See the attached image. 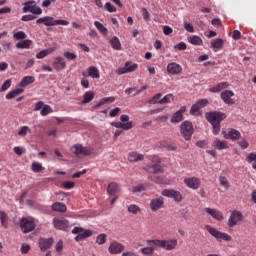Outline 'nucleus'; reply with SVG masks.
<instances>
[{"instance_id": "obj_42", "label": "nucleus", "mask_w": 256, "mask_h": 256, "mask_svg": "<svg viewBox=\"0 0 256 256\" xmlns=\"http://www.w3.org/2000/svg\"><path fill=\"white\" fill-rule=\"evenodd\" d=\"M175 96L173 94H167L160 100V105H167V103H173Z\"/></svg>"}, {"instance_id": "obj_54", "label": "nucleus", "mask_w": 256, "mask_h": 256, "mask_svg": "<svg viewBox=\"0 0 256 256\" xmlns=\"http://www.w3.org/2000/svg\"><path fill=\"white\" fill-rule=\"evenodd\" d=\"M104 8L106 9V11H108V13H116L117 12V8H115V6H113V4H111V2H107L104 5Z\"/></svg>"}, {"instance_id": "obj_43", "label": "nucleus", "mask_w": 256, "mask_h": 256, "mask_svg": "<svg viewBox=\"0 0 256 256\" xmlns=\"http://www.w3.org/2000/svg\"><path fill=\"white\" fill-rule=\"evenodd\" d=\"M113 101H115L114 97H106V98H102L98 104L95 106V109H99V107H101L102 105H105V103H113Z\"/></svg>"}, {"instance_id": "obj_9", "label": "nucleus", "mask_w": 256, "mask_h": 256, "mask_svg": "<svg viewBox=\"0 0 256 256\" xmlns=\"http://www.w3.org/2000/svg\"><path fill=\"white\" fill-rule=\"evenodd\" d=\"M53 225L56 229L60 231H67L69 227H71V224H69V220L63 217H55L53 219Z\"/></svg>"}, {"instance_id": "obj_58", "label": "nucleus", "mask_w": 256, "mask_h": 256, "mask_svg": "<svg viewBox=\"0 0 256 256\" xmlns=\"http://www.w3.org/2000/svg\"><path fill=\"white\" fill-rule=\"evenodd\" d=\"M30 250H31V246H29V244L27 243L22 244L20 249L22 255H27V253H29Z\"/></svg>"}, {"instance_id": "obj_4", "label": "nucleus", "mask_w": 256, "mask_h": 256, "mask_svg": "<svg viewBox=\"0 0 256 256\" xmlns=\"http://www.w3.org/2000/svg\"><path fill=\"white\" fill-rule=\"evenodd\" d=\"M35 227H37V224L33 217H24L20 220V228L23 233H31L35 230Z\"/></svg>"}, {"instance_id": "obj_48", "label": "nucleus", "mask_w": 256, "mask_h": 256, "mask_svg": "<svg viewBox=\"0 0 256 256\" xmlns=\"http://www.w3.org/2000/svg\"><path fill=\"white\" fill-rule=\"evenodd\" d=\"M49 113H53V108H51V106H49V105H44L40 114L42 115V117H47V115H49Z\"/></svg>"}, {"instance_id": "obj_29", "label": "nucleus", "mask_w": 256, "mask_h": 256, "mask_svg": "<svg viewBox=\"0 0 256 256\" xmlns=\"http://www.w3.org/2000/svg\"><path fill=\"white\" fill-rule=\"evenodd\" d=\"M107 193L113 196L117 195V193H119V185L115 182L110 183L107 188Z\"/></svg>"}, {"instance_id": "obj_53", "label": "nucleus", "mask_w": 256, "mask_h": 256, "mask_svg": "<svg viewBox=\"0 0 256 256\" xmlns=\"http://www.w3.org/2000/svg\"><path fill=\"white\" fill-rule=\"evenodd\" d=\"M139 211H141V208H139V206H137L135 204H131L128 207V212L133 213V215H137V213H139Z\"/></svg>"}, {"instance_id": "obj_39", "label": "nucleus", "mask_w": 256, "mask_h": 256, "mask_svg": "<svg viewBox=\"0 0 256 256\" xmlns=\"http://www.w3.org/2000/svg\"><path fill=\"white\" fill-rule=\"evenodd\" d=\"M93 99H95V93L93 91H87L84 94V100L82 101V103H91Z\"/></svg>"}, {"instance_id": "obj_55", "label": "nucleus", "mask_w": 256, "mask_h": 256, "mask_svg": "<svg viewBox=\"0 0 256 256\" xmlns=\"http://www.w3.org/2000/svg\"><path fill=\"white\" fill-rule=\"evenodd\" d=\"M64 57L68 61H75L77 59V55L73 52H64Z\"/></svg>"}, {"instance_id": "obj_35", "label": "nucleus", "mask_w": 256, "mask_h": 256, "mask_svg": "<svg viewBox=\"0 0 256 256\" xmlns=\"http://www.w3.org/2000/svg\"><path fill=\"white\" fill-rule=\"evenodd\" d=\"M188 41L191 45H203V39L197 35L190 36Z\"/></svg>"}, {"instance_id": "obj_16", "label": "nucleus", "mask_w": 256, "mask_h": 256, "mask_svg": "<svg viewBox=\"0 0 256 256\" xmlns=\"http://www.w3.org/2000/svg\"><path fill=\"white\" fill-rule=\"evenodd\" d=\"M235 95V93L231 90H225L221 93L220 97L222 99V101H224V103H226V105H233L235 103V101L233 99H231V97H233Z\"/></svg>"}, {"instance_id": "obj_25", "label": "nucleus", "mask_w": 256, "mask_h": 256, "mask_svg": "<svg viewBox=\"0 0 256 256\" xmlns=\"http://www.w3.org/2000/svg\"><path fill=\"white\" fill-rule=\"evenodd\" d=\"M229 87V82H220L216 86L210 88V93H220L223 89Z\"/></svg>"}, {"instance_id": "obj_20", "label": "nucleus", "mask_w": 256, "mask_h": 256, "mask_svg": "<svg viewBox=\"0 0 256 256\" xmlns=\"http://www.w3.org/2000/svg\"><path fill=\"white\" fill-rule=\"evenodd\" d=\"M167 71L170 73V75H179V73L183 71V67L175 62H172L167 65Z\"/></svg>"}, {"instance_id": "obj_22", "label": "nucleus", "mask_w": 256, "mask_h": 256, "mask_svg": "<svg viewBox=\"0 0 256 256\" xmlns=\"http://www.w3.org/2000/svg\"><path fill=\"white\" fill-rule=\"evenodd\" d=\"M205 211L216 221H223V213L221 211L213 208H205Z\"/></svg>"}, {"instance_id": "obj_59", "label": "nucleus", "mask_w": 256, "mask_h": 256, "mask_svg": "<svg viewBox=\"0 0 256 256\" xmlns=\"http://www.w3.org/2000/svg\"><path fill=\"white\" fill-rule=\"evenodd\" d=\"M142 16L144 21H150L151 19V15L149 14V11L147 10V8L142 9Z\"/></svg>"}, {"instance_id": "obj_3", "label": "nucleus", "mask_w": 256, "mask_h": 256, "mask_svg": "<svg viewBox=\"0 0 256 256\" xmlns=\"http://www.w3.org/2000/svg\"><path fill=\"white\" fill-rule=\"evenodd\" d=\"M37 25H45L46 27H53L55 25H69V21L67 20H55V18L51 17V16H45L42 18H39L36 21Z\"/></svg>"}, {"instance_id": "obj_21", "label": "nucleus", "mask_w": 256, "mask_h": 256, "mask_svg": "<svg viewBox=\"0 0 256 256\" xmlns=\"http://www.w3.org/2000/svg\"><path fill=\"white\" fill-rule=\"evenodd\" d=\"M67 67V62L63 57H56L53 62V68L55 71H63Z\"/></svg>"}, {"instance_id": "obj_24", "label": "nucleus", "mask_w": 256, "mask_h": 256, "mask_svg": "<svg viewBox=\"0 0 256 256\" xmlns=\"http://www.w3.org/2000/svg\"><path fill=\"white\" fill-rule=\"evenodd\" d=\"M145 159V156L143 154H139L137 152H130L128 154V161L130 163H135L137 161H143Z\"/></svg>"}, {"instance_id": "obj_41", "label": "nucleus", "mask_w": 256, "mask_h": 256, "mask_svg": "<svg viewBox=\"0 0 256 256\" xmlns=\"http://www.w3.org/2000/svg\"><path fill=\"white\" fill-rule=\"evenodd\" d=\"M94 25L96 27V29H98V31H100V33H102V35H107V33H109V30H107V28L99 21H95Z\"/></svg>"}, {"instance_id": "obj_45", "label": "nucleus", "mask_w": 256, "mask_h": 256, "mask_svg": "<svg viewBox=\"0 0 256 256\" xmlns=\"http://www.w3.org/2000/svg\"><path fill=\"white\" fill-rule=\"evenodd\" d=\"M27 133H31V128H29V126H23L18 131L19 137H27Z\"/></svg>"}, {"instance_id": "obj_15", "label": "nucleus", "mask_w": 256, "mask_h": 256, "mask_svg": "<svg viewBox=\"0 0 256 256\" xmlns=\"http://www.w3.org/2000/svg\"><path fill=\"white\" fill-rule=\"evenodd\" d=\"M108 251L111 255H119V253H123V251H125V245L114 241L110 244Z\"/></svg>"}, {"instance_id": "obj_61", "label": "nucleus", "mask_w": 256, "mask_h": 256, "mask_svg": "<svg viewBox=\"0 0 256 256\" xmlns=\"http://www.w3.org/2000/svg\"><path fill=\"white\" fill-rule=\"evenodd\" d=\"M62 187L64 189H73V187H75V182L73 181H66L62 184Z\"/></svg>"}, {"instance_id": "obj_17", "label": "nucleus", "mask_w": 256, "mask_h": 256, "mask_svg": "<svg viewBox=\"0 0 256 256\" xmlns=\"http://www.w3.org/2000/svg\"><path fill=\"white\" fill-rule=\"evenodd\" d=\"M224 139H230L231 141H237L241 138V132L236 129H230L228 132H223Z\"/></svg>"}, {"instance_id": "obj_50", "label": "nucleus", "mask_w": 256, "mask_h": 256, "mask_svg": "<svg viewBox=\"0 0 256 256\" xmlns=\"http://www.w3.org/2000/svg\"><path fill=\"white\" fill-rule=\"evenodd\" d=\"M125 67L128 73H133V71H135L139 65H137V63L131 64V62H126Z\"/></svg>"}, {"instance_id": "obj_26", "label": "nucleus", "mask_w": 256, "mask_h": 256, "mask_svg": "<svg viewBox=\"0 0 256 256\" xmlns=\"http://www.w3.org/2000/svg\"><path fill=\"white\" fill-rule=\"evenodd\" d=\"M212 147L215 149H218L221 151L222 149H229V145L227 144V141H221V140H214L212 143Z\"/></svg>"}, {"instance_id": "obj_28", "label": "nucleus", "mask_w": 256, "mask_h": 256, "mask_svg": "<svg viewBox=\"0 0 256 256\" xmlns=\"http://www.w3.org/2000/svg\"><path fill=\"white\" fill-rule=\"evenodd\" d=\"M88 77H91L92 79H99L101 77V74H99V69L95 66H90L88 68Z\"/></svg>"}, {"instance_id": "obj_1", "label": "nucleus", "mask_w": 256, "mask_h": 256, "mask_svg": "<svg viewBox=\"0 0 256 256\" xmlns=\"http://www.w3.org/2000/svg\"><path fill=\"white\" fill-rule=\"evenodd\" d=\"M207 121L209 124L213 127V134L219 135V132L221 131V121H224V119H227V114L223 112H208L205 115Z\"/></svg>"}, {"instance_id": "obj_33", "label": "nucleus", "mask_w": 256, "mask_h": 256, "mask_svg": "<svg viewBox=\"0 0 256 256\" xmlns=\"http://www.w3.org/2000/svg\"><path fill=\"white\" fill-rule=\"evenodd\" d=\"M31 83H35V77L25 76L20 82V87H27V85H31Z\"/></svg>"}, {"instance_id": "obj_30", "label": "nucleus", "mask_w": 256, "mask_h": 256, "mask_svg": "<svg viewBox=\"0 0 256 256\" xmlns=\"http://www.w3.org/2000/svg\"><path fill=\"white\" fill-rule=\"evenodd\" d=\"M149 247H144L140 249V252L142 253V255H146V256H153V254L155 253V245H148Z\"/></svg>"}, {"instance_id": "obj_38", "label": "nucleus", "mask_w": 256, "mask_h": 256, "mask_svg": "<svg viewBox=\"0 0 256 256\" xmlns=\"http://www.w3.org/2000/svg\"><path fill=\"white\" fill-rule=\"evenodd\" d=\"M31 40H22L16 44L17 49H29L31 47Z\"/></svg>"}, {"instance_id": "obj_34", "label": "nucleus", "mask_w": 256, "mask_h": 256, "mask_svg": "<svg viewBox=\"0 0 256 256\" xmlns=\"http://www.w3.org/2000/svg\"><path fill=\"white\" fill-rule=\"evenodd\" d=\"M53 51H55V49L53 48L42 50L36 54V59H45V57H47V55H50V53H53Z\"/></svg>"}, {"instance_id": "obj_47", "label": "nucleus", "mask_w": 256, "mask_h": 256, "mask_svg": "<svg viewBox=\"0 0 256 256\" xmlns=\"http://www.w3.org/2000/svg\"><path fill=\"white\" fill-rule=\"evenodd\" d=\"M219 181H220V185L224 187V189H229L231 187V184L229 183V180H227V177L220 176Z\"/></svg>"}, {"instance_id": "obj_14", "label": "nucleus", "mask_w": 256, "mask_h": 256, "mask_svg": "<svg viewBox=\"0 0 256 256\" xmlns=\"http://www.w3.org/2000/svg\"><path fill=\"white\" fill-rule=\"evenodd\" d=\"M163 205H165V198L161 196L150 201V209L153 212H157L159 209H163Z\"/></svg>"}, {"instance_id": "obj_60", "label": "nucleus", "mask_w": 256, "mask_h": 256, "mask_svg": "<svg viewBox=\"0 0 256 256\" xmlns=\"http://www.w3.org/2000/svg\"><path fill=\"white\" fill-rule=\"evenodd\" d=\"M246 161L247 163H253V161L256 162V152L248 154V156L246 157Z\"/></svg>"}, {"instance_id": "obj_49", "label": "nucleus", "mask_w": 256, "mask_h": 256, "mask_svg": "<svg viewBox=\"0 0 256 256\" xmlns=\"http://www.w3.org/2000/svg\"><path fill=\"white\" fill-rule=\"evenodd\" d=\"M147 186L145 184H138L133 187L132 191L133 193H143V191H146Z\"/></svg>"}, {"instance_id": "obj_52", "label": "nucleus", "mask_w": 256, "mask_h": 256, "mask_svg": "<svg viewBox=\"0 0 256 256\" xmlns=\"http://www.w3.org/2000/svg\"><path fill=\"white\" fill-rule=\"evenodd\" d=\"M96 242L98 243V245H103L107 243V235L106 234L98 235L96 238Z\"/></svg>"}, {"instance_id": "obj_31", "label": "nucleus", "mask_w": 256, "mask_h": 256, "mask_svg": "<svg viewBox=\"0 0 256 256\" xmlns=\"http://www.w3.org/2000/svg\"><path fill=\"white\" fill-rule=\"evenodd\" d=\"M23 88H16L12 91H10L7 95H6V99L11 100V99H15V97H18V95H21V93H23Z\"/></svg>"}, {"instance_id": "obj_51", "label": "nucleus", "mask_w": 256, "mask_h": 256, "mask_svg": "<svg viewBox=\"0 0 256 256\" xmlns=\"http://www.w3.org/2000/svg\"><path fill=\"white\" fill-rule=\"evenodd\" d=\"M14 39H17L18 41H23L27 39V34L23 31H19L13 34Z\"/></svg>"}, {"instance_id": "obj_62", "label": "nucleus", "mask_w": 256, "mask_h": 256, "mask_svg": "<svg viewBox=\"0 0 256 256\" xmlns=\"http://www.w3.org/2000/svg\"><path fill=\"white\" fill-rule=\"evenodd\" d=\"M153 173H163V168L159 164H152Z\"/></svg>"}, {"instance_id": "obj_40", "label": "nucleus", "mask_w": 256, "mask_h": 256, "mask_svg": "<svg viewBox=\"0 0 256 256\" xmlns=\"http://www.w3.org/2000/svg\"><path fill=\"white\" fill-rule=\"evenodd\" d=\"M162 97H163V94L158 93V94H156L153 98H151V99L148 101V103H149L150 105H157V104L161 105V99H162Z\"/></svg>"}, {"instance_id": "obj_13", "label": "nucleus", "mask_w": 256, "mask_h": 256, "mask_svg": "<svg viewBox=\"0 0 256 256\" xmlns=\"http://www.w3.org/2000/svg\"><path fill=\"white\" fill-rule=\"evenodd\" d=\"M241 221H243V214L240 211L234 210L228 219V227H235Z\"/></svg>"}, {"instance_id": "obj_10", "label": "nucleus", "mask_w": 256, "mask_h": 256, "mask_svg": "<svg viewBox=\"0 0 256 256\" xmlns=\"http://www.w3.org/2000/svg\"><path fill=\"white\" fill-rule=\"evenodd\" d=\"M73 235H77L75 237L76 241H81V239H87V237H91V235H93V232H91V230H85L81 227H75L72 230Z\"/></svg>"}, {"instance_id": "obj_8", "label": "nucleus", "mask_w": 256, "mask_h": 256, "mask_svg": "<svg viewBox=\"0 0 256 256\" xmlns=\"http://www.w3.org/2000/svg\"><path fill=\"white\" fill-rule=\"evenodd\" d=\"M161 195H163V197L174 199L176 203H181V201H183V194H181V192L174 189H164L161 192Z\"/></svg>"}, {"instance_id": "obj_56", "label": "nucleus", "mask_w": 256, "mask_h": 256, "mask_svg": "<svg viewBox=\"0 0 256 256\" xmlns=\"http://www.w3.org/2000/svg\"><path fill=\"white\" fill-rule=\"evenodd\" d=\"M10 87H11V79H8V80H6V81L2 84V86H1V88H0L1 93L7 91V89H9Z\"/></svg>"}, {"instance_id": "obj_27", "label": "nucleus", "mask_w": 256, "mask_h": 256, "mask_svg": "<svg viewBox=\"0 0 256 256\" xmlns=\"http://www.w3.org/2000/svg\"><path fill=\"white\" fill-rule=\"evenodd\" d=\"M52 211H57L58 213H65V211H67V206L62 202H55L52 204Z\"/></svg>"}, {"instance_id": "obj_57", "label": "nucleus", "mask_w": 256, "mask_h": 256, "mask_svg": "<svg viewBox=\"0 0 256 256\" xmlns=\"http://www.w3.org/2000/svg\"><path fill=\"white\" fill-rule=\"evenodd\" d=\"M184 29L188 31V33H195V27L189 22H184Z\"/></svg>"}, {"instance_id": "obj_12", "label": "nucleus", "mask_w": 256, "mask_h": 256, "mask_svg": "<svg viewBox=\"0 0 256 256\" xmlns=\"http://www.w3.org/2000/svg\"><path fill=\"white\" fill-rule=\"evenodd\" d=\"M184 184L188 189H192L193 191H197L201 187V179L193 176V177H187L184 179Z\"/></svg>"}, {"instance_id": "obj_11", "label": "nucleus", "mask_w": 256, "mask_h": 256, "mask_svg": "<svg viewBox=\"0 0 256 256\" xmlns=\"http://www.w3.org/2000/svg\"><path fill=\"white\" fill-rule=\"evenodd\" d=\"M71 151L74 153V155H83L84 157L93 153V149H91V147H83L81 144L74 145L71 148Z\"/></svg>"}, {"instance_id": "obj_5", "label": "nucleus", "mask_w": 256, "mask_h": 256, "mask_svg": "<svg viewBox=\"0 0 256 256\" xmlns=\"http://www.w3.org/2000/svg\"><path fill=\"white\" fill-rule=\"evenodd\" d=\"M206 231L212 235L217 241H231V235L213 228L211 225H206Z\"/></svg>"}, {"instance_id": "obj_46", "label": "nucleus", "mask_w": 256, "mask_h": 256, "mask_svg": "<svg viewBox=\"0 0 256 256\" xmlns=\"http://www.w3.org/2000/svg\"><path fill=\"white\" fill-rule=\"evenodd\" d=\"M43 169H45V168H43V165L41 163H39V162L32 163V171L34 173H41V171H43Z\"/></svg>"}, {"instance_id": "obj_36", "label": "nucleus", "mask_w": 256, "mask_h": 256, "mask_svg": "<svg viewBox=\"0 0 256 256\" xmlns=\"http://www.w3.org/2000/svg\"><path fill=\"white\" fill-rule=\"evenodd\" d=\"M110 45H111L112 48H114L116 51H121V41H119V38H117L116 36H114V37L110 40Z\"/></svg>"}, {"instance_id": "obj_63", "label": "nucleus", "mask_w": 256, "mask_h": 256, "mask_svg": "<svg viewBox=\"0 0 256 256\" xmlns=\"http://www.w3.org/2000/svg\"><path fill=\"white\" fill-rule=\"evenodd\" d=\"M120 112H121V108L116 107V108H114V109H112V110L110 111L109 115H110L111 117H117Z\"/></svg>"}, {"instance_id": "obj_2", "label": "nucleus", "mask_w": 256, "mask_h": 256, "mask_svg": "<svg viewBox=\"0 0 256 256\" xmlns=\"http://www.w3.org/2000/svg\"><path fill=\"white\" fill-rule=\"evenodd\" d=\"M177 239H168V240H147V245H155V247H161L165 251H173L177 247Z\"/></svg>"}, {"instance_id": "obj_37", "label": "nucleus", "mask_w": 256, "mask_h": 256, "mask_svg": "<svg viewBox=\"0 0 256 256\" xmlns=\"http://www.w3.org/2000/svg\"><path fill=\"white\" fill-rule=\"evenodd\" d=\"M150 180L153 181L154 183H157L158 185H165L167 181L163 176H158V175H152L150 176Z\"/></svg>"}, {"instance_id": "obj_18", "label": "nucleus", "mask_w": 256, "mask_h": 256, "mask_svg": "<svg viewBox=\"0 0 256 256\" xmlns=\"http://www.w3.org/2000/svg\"><path fill=\"white\" fill-rule=\"evenodd\" d=\"M38 245L41 251H47V249H51L53 245V238H40Z\"/></svg>"}, {"instance_id": "obj_6", "label": "nucleus", "mask_w": 256, "mask_h": 256, "mask_svg": "<svg viewBox=\"0 0 256 256\" xmlns=\"http://www.w3.org/2000/svg\"><path fill=\"white\" fill-rule=\"evenodd\" d=\"M180 133L185 141H191V137H193L194 133L193 124L189 121H184L180 125Z\"/></svg>"}, {"instance_id": "obj_7", "label": "nucleus", "mask_w": 256, "mask_h": 256, "mask_svg": "<svg viewBox=\"0 0 256 256\" xmlns=\"http://www.w3.org/2000/svg\"><path fill=\"white\" fill-rule=\"evenodd\" d=\"M23 13H32L33 15H41L43 10L37 6L35 1H28L24 4Z\"/></svg>"}, {"instance_id": "obj_23", "label": "nucleus", "mask_w": 256, "mask_h": 256, "mask_svg": "<svg viewBox=\"0 0 256 256\" xmlns=\"http://www.w3.org/2000/svg\"><path fill=\"white\" fill-rule=\"evenodd\" d=\"M112 127H116V129H123V131H129L130 129H133V122H111Z\"/></svg>"}, {"instance_id": "obj_32", "label": "nucleus", "mask_w": 256, "mask_h": 256, "mask_svg": "<svg viewBox=\"0 0 256 256\" xmlns=\"http://www.w3.org/2000/svg\"><path fill=\"white\" fill-rule=\"evenodd\" d=\"M224 44H225V40L221 38H217L211 42V47L212 49H223Z\"/></svg>"}, {"instance_id": "obj_19", "label": "nucleus", "mask_w": 256, "mask_h": 256, "mask_svg": "<svg viewBox=\"0 0 256 256\" xmlns=\"http://www.w3.org/2000/svg\"><path fill=\"white\" fill-rule=\"evenodd\" d=\"M187 111V107L182 106L170 119L171 123H181L183 121V113Z\"/></svg>"}, {"instance_id": "obj_64", "label": "nucleus", "mask_w": 256, "mask_h": 256, "mask_svg": "<svg viewBox=\"0 0 256 256\" xmlns=\"http://www.w3.org/2000/svg\"><path fill=\"white\" fill-rule=\"evenodd\" d=\"M201 108L199 107L198 103L196 102L194 105H192L190 113L191 115H195Z\"/></svg>"}, {"instance_id": "obj_44", "label": "nucleus", "mask_w": 256, "mask_h": 256, "mask_svg": "<svg viewBox=\"0 0 256 256\" xmlns=\"http://www.w3.org/2000/svg\"><path fill=\"white\" fill-rule=\"evenodd\" d=\"M0 221L2 223V227L7 229V222L9 221V216L7 215V213L3 211L0 212Z\"/></svg>"}]
</instances>
